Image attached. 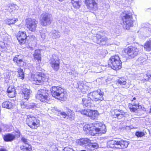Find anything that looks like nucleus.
Instances as JSON below:
<instances>
[{
	"label": "nucleus",
	"instance_id": "f257e3e1",
	"mask_svg": "<svg viewBox=\"0 0 151 151\" xmlns=\"http://www.w3.org/2000/svg\"><path fill=\"white\" fill-rule=\"evenodd\" d=\"M85 130L87 129L92 136L95 135L96 134L101 135L105 133L106 130L105 125L101 123L96 122L91 125L88 124L85 126Z\"/></svg>",
	"mask_w": 151,
	"mask_h": 151
},
{
	"label": "nucleus",
	"instance_id": "f03ea898",
	"mask_svg": "<svg viewBox=\"0 0 151 151\" xmlns=\"http://www.w3.org/2000/svg\"><path fill=\"white\" fill-rule=\"evenodd\" d=\"M50 91L53 97L60 100L66 98L67 96L64 89L60 87L53 86Z\"/></svg>",
	"mask_w": 151,
	"mask_h": 151
},
{
	"label": "nucleus",
	"instance_id": "7ed1b4c3",
	"mask_svg": "<svg viewBox=\"0 0 151 151\" xmlns=\"http://www.w3.org/2000/svg\"><path fill=\"white\" fill-rule=\"evenodd\" d=\"M122 63L119 56L114 55L110 58L108 65L114 70H118L122 68Z\"/></svg>",
	"mask_w": 151,
	"mask_h": 151
},
{
	"label": "nucleus",
	"instance_id": "20e7f679",
	"mask_svg": "<svg viewBox=\"0 0 151 151\" xmlns=\"http://www.w3.org/2000/svg\"><path fill=\"white\" fill-rule=\"evenodd\" d=\"M132 15L131 13L125 12L122 14V20L125 26V28L127 29H129L131 27L133 26Z\"/></svg>",
	"mask_w": 151,
	"mask_h": 151
},
{
	"label": "nucleus",
	"instance_id": "39448f33",
	"mask_svg": "<svg viewBox=\"0 0 151 151\" xmlns=\"http://www.w3.org/2000/svg\"><path fill=\"white\" fill-rule=\"evenodd\" d=\"M104 93L100 89H99L96 91H93L88 94V96L91 99L92 101H98L104 100Z\"/></svg>",
	"mask_w": 151,
	"mask_h": 151
},
{
	"label": "nucleus",
	"instance_id": "423d86ee",
	"mask_svg": "<svg viewBox=\"0 0 151 151\" xmlns=\"http://www.w3.org/2000/svg\"><path fill=\"white\" fill-rule=\"evenodd\" d=\"M48 92V91L45 90H39L36 95V97L41 102H47L50 99Z\"/></svg>",
	"mask_w": 151,
	"mask_h": 151
},
{
	"label": "nucleus",
	"instance_id": "0eeeda50",
	"mask_svg": "<svg viewBox=\"0 0 151 151\" xmlns=\"http://www.w3.org/2000/svg\"><path fill=\"white\" fill-rule=\"evenodd\" d=\"M26 122L29 127L33 129H36L39 126V120L31 115L27 116Z\"/></svg>",
	"mask_w": 151,
	"mask_h": 151
},
{
	"label": "nucleus",
	"instance_id": "6e6552de",
	"mask_svg": "<svg viewBox=\"0 0 151 151\" xmlns=\"http://www.w3.org/2000/svg\"><path fill=\"white\" fill-rule=\"evenodd\" d=\"M41 24L42 26L49 25L52 20V15L48 13H43L41 15Z\"/></svg>",
	"mask_w": 151,
	"mask_h": 151
},
{
	"label": "nucleus",
	"instance_id": "1a4fd4ad",
	"mask_svg": "<svg viewBox=\"0 0 151 151\" xmlns=\"http://www.w3.org/2000/svg\"><path fill=\"white\" fill-rule=\"evenodd\" d=\"M38 23V21L35 19L29 18L26 20V26L29 31L32 32L35 31L37 24Z\"/></svg>",
	"mask_w": 151,
	"mask_h": 151
},
{
	"label": "nucleus",
	"instance_id": "9d476101",
	"mask_svg": "<svg viewBox=\"0 0 151 151\" xmlns=\"http://www.w3.org/2000/svg\"><path fill=\"white\" fill-rule=\"evenodd\" d=\"M32 81L34 84L40 85L46 81L43 76H42V73H39L35 75H32L31 76Z\"/></svg>",
	"mask_w": 151,
	"mask_h": 151
},
{
	"label": "nucleus",
	"instance_id": "9b49d317",
	"mask_svg": "<svg viewBox=\"0 0 151 151\" xmlns=\"http://www.w3.org/2000/svg\"><path fill=\"white\" fill-rule=\"evenodd\" d=\"M124 52L131 58H134L139 52L138 49L134 47L129 46L124 50Z\"/></svg>",
	"mask_w": 151,
	"mask_h": 151
},
{
	"label": "nucleus",
	"instance_id": "f8f14e48",
	"mask_svg": "<svg viewBox=\"0 0 151 151\" xmlns=\"http://www.w3.org/2000/svg\"><path fill=\"white\" fill-rule=\"evenodd\" d=\"M59 59L58 57L55 55H52L50 63L52 68L55 71L58 70L59 68Z\"/></svg>",
	"mask_w": 151,
	"mask_h": 151
},
{
	"label": "nucleus",
	"instance_id": "ddd939ff",
	"mask_svg": "<svg viewBox=\"0 0 151 151\" xmlns=\"http://www.w3.org/2000/svg\"><path fill=\"white\" fill-rule=\"evenodd\" d=\"M79 112L81 114H84L87 116H91V118L94 119L97 115V114L95 111L90 109H82L79 110Z\"/></svg>",
	"mask_w": 151,
	"mask_h": 151
},
{
	"label": "nucleus",
	"instance_id": "4468645a",
	"mask_svg": "<svg viewBox=\"0 0 151 151\" xmlns=\"http://www.w3.org/2000/svg\"><path fill=\"white\" fill-rule=\"evenodd\" d=\"M85 3L87 8L90 10L95 11L97 8L95 0H86Z\"/></svg>",
	"mask_w": 151,
	"mask_h": 151
},
{
	"label": "nucleus",
	"instance_id": "2eb2a0df",
	"mask_svg": "<svg viewBox=\"0 0 151 151\" xmlns=\"http://www.w3.org/2000/svg\"><path fill=\"white\" fill-rule=\"evenodd\" d=\"M103 33H100L96 34V36L98 43L101 45H104L108 40V39L104 35Z\"/></svg>",
	"mask_w": 151,
	"mask_h": 151
},
{
	"label": "nucleus",
	"instance_id": "dca6fc26",
	"mask_svg": "<svg viewBox=\"0 0 151 151\" xmlns=\"http://www.w3.org/2000/svg\"><path fill=\"white\" fill-rule=\"evenodd\" d=\"M17 39L20 44H23L25 42V39L27 38L25 32L19 31L17 33Z\"/></svg>",
	"mask_w": 151,
	"mask_h": 151
},
{
	"label": "nucleus",
	"instance_id": "f3484780",
	"mask_svg": "<svg viewBox=\"0 0 151 151\" xmlns=\"http://www.w3.org/2000/svg\"><path fill=\"white\" fill-rule=\"evenodd\" d=\"M92 101L91 99L88 97L87 98L82 99L81 104L84 107H93L94 106V104L92 103Z\"/></svg>",
	"mask_w": 151,
	"mask_h": 151
},
{
	"label": "nucleus",
	"instance_id": "a211bd4d",
	"mask_svg": "<svg viewBox=\"0 0 151 151\" xmlns=\"http://www.w3.org/2000/svg\"><path fill=\"white\" fill-rule=\"evenodd\" d=\"M21 56L16 55L14 57L13 61L16 63V64L19 66L22 67L25 64L23 60L20 58Z\"/></svg>",
	"mask_w": 151,
	"mask_h": 151
},
{
	"label": "nucleus",
	"instance_id": "6ab92c4d",
	"mask_svg": "<svg viewBox=\"0 0 151 151\" xmlns=\"http://www.w3.org/2000/svg\"><path fill=\"white\" fill-rule=\"evenodd\" d=\"M115 115L114 116V117H117L118 119L122 118L123 116L125 114V113L122 110L119 109H115L114 110Z\"/></svg>",
	"mask_w": 151,
	"mask_h": 151
},
{
	"label": "nucleus",
	"instance_id": "aec40b11",
	"mask_svg": "<svg viewBox=\"0 0 151 151\" xmlns=\"http://www.w3.org/2000/svg\"><path fill=\"white\" fill-rule=\"evenodd\" d=\"M23 97L24 99L28 100L29 97L30 91L27 88H23L22 89Z\"/></svg>",
	"mask_w": 151,
	"mask_h": 151
},
{
	"label": "nucleus",
	"instance_id": "412c9836",
	"mask_svg": "<svg viewBox=\"0 0 151 151\" xmlns=\"http://www.w3.org/2000/svg\"><path fill=\"white\" fill-rule=\"evenodd\" d=\"M60 33L58 31L52 30L50 33V35L53 39H57L60 37Z\"/></svg>",
	"mask_w": 151,
	"mask_h": 151
},
{
	"label": "nucleus",
	"instance_id": "4be33fe9",
	"mask_svg": "<svg viewBox=\"0 0 151 151\" xmlns=\"http://www.w3.org/2000/svg\"><path fill=\"white\" fill-rule=\"evenodd\" d=\"M7 101L3 102L2 104L3 108L10 109L12 108L13 104L11 101Z\"/></svg>",
	"mask_w": 151,
	"mask_h": 151
},
{
	"label": "nucleus",
	"instance_id": "5701e85b",
	"mask_svg": "<svg viewBox=\"0 0 151 151\" xmlns=\"http://www.w3.org/2000/svg\"><path fill=\"white\" fill-rule=\"evenodd\" d=\"M90 140L88 138H82L77 140V142L80 145H82L90 142Z\"/></svg>",
	"mask_w": 151,
	"mask_h": 151
},
{
	"label": "nucleus",
	"instance_id": "b1692460",
	"mask_svg": "<svg viewBox=\"0 0 151 151\" xmlns=\"http://www.w3.org/2000/svg\"><path fill=\"white\" fill-rule=\"evenodd\" d=\"M15 138L14 135L9 134L4 136V139L5 141H11L13 140Z\"/></svg>",
	"mask_w": 151,
	"mask_h": 151
},
{
	"label": "nucleus",
	"instance_id": "393cba45",
	"mask_svg": "<svg viewBox=\"0 0 151 151\" xmlns=\"http://www.w3.org/2000/svg\"><path fill=\"white\" fill-rule=\"evenodd\" d=\"M71 3L74 8L78 9L81 4L80 0H71Z\"/></svg>",
	"mask_w": 151,
	"mask_h": 151
},
{
	"label": "nucleus",
	"instance_id": "a878e982",
	"mask_svg": "<svg viewBox=\"0 0 151 151\" xmlns=\"http://www.w3.org/2000/svg\"><path fill=\"white\" fill-rule=\"evenodd\" d=\"M128 143L127 141L121 140L120 146H119L118 148L124 149L127 148L128 145Z\"/></svg>",
	"mask_w": 151,
	"mask_h": 151
},
{
	"label": "nucleus",
	"instance_id": "bb28decb",
	"mask_svg": "<svg viewBox=\"0 0 151 151\" xmlns=\"http://www.w3.org/2000/svg\"><path fill=\"white\" fill-rule=\"evenodd\" d=\"M33 56L35 59L38 60H40L41 59L40 50H35L33 54Z\"/></svg>",
	"mask_w": 151,
	"mask_h": 151
},
{
	"label": "nucleus",
	"instance_id": "cd10ccee",
	"mask_svg": "<svg viewBox=\"0 0 151 151\" xmlns=\"http://www.w3.org/2000/svg\"><path fill=\"white\" fill-rule=\"evenodd\" d=\"M147 58L146 56L145 57L141 56L138 59L137 62L140 64H145L146 63Z\"/></svg>",
	"mask_w": 151,
	"mask_h": 151
},
{
	"label": "nucleus",
	"instance_id": "c85d7f7f",
	"mask_svg": "<svg viewBox=\"0 0 151 151\" xmlns=\"http://www.w3.org/2000/svg\"><path fill=\"white\" fill-rule=\"evenodd\" d=\"M145 49L147 51H149L151 50V39L147 41L144 46Z\"/></svg>",
	"mask_w": 151,
	"mask_h": 151
},
{
	"label": "nucleus",
	"instance_id": "c756f323",
	"mask_svg": "<svg viewBox=\"0 0 151 151\" xmlns=\"http://www.w3.org/2000/svg\"><path fill=\"white\" fill-rule=\"evenodd\" d=\"M17 21H18V19L16 18L7 19L5 20V22L7 24L11 25L14 24Z\"/></svg>",
	"mask_w": 151,
	"mask_h": 151
},
{
	"label": "nucleus",
	"instance_id": "7c9ffc66",
	"mask_svg": "<svg viewBox=\"0 0 151 151\" xmlns=\"http://www.w3.org/2000/svg\"><path fill=\"white\" fill-rule=\"evenodd\" d=\"M20 148L22 151H31L32 148L31 145H28L26 146H22L20 147Z\"/></svg>",
	"mask_w": 151,
	"mask_h": 151
},
{
	"label": "nucleus",
	"instance_id": "2f4dec72",
	"mask_svg": "<svg viewBox=\"0 0 151 151\" xmlns=\"http://www.w3.org/2000/svg\"><path fill=\"white\" fill-rule=\"evenodd\" d=\"M126 80V79L124 78L121 77L117 80V83L118 84L121 86L125 85L127 83Z\"/></svg>",
	"mask_w": 151,
	"mask_h": 151
},
{
	"label": "nucleus",
	"instance_id": "473e14b6",
	"mask_svg": "<svg viewBox=\"0 0 151 151\" xmlns=\"http://www.w3.org/2000/svg\"><path fill=\"white\" fill-rule=\"evenodd\" d=\"M18 76L19 77L22 79L24 78V73L23 69L19 68L18 69Z\"/></svg>",
	"mask_w": 151,
	"mask_h": 151
},
{
	"label": "nucleus",
	"instance_id": "72a5a7b5",
	"mask_svg": "<svg viewBox=\"0 0 151 151\" xmlns=\"http://www.w3.org/2000/svg\"><path fill=\"white\" fill-rule=\"evenodd\" d=\"M21 107L22 108H27V109H29L31 108L32 106H30L27 102H21Z\"/></svg>",
	"mask_w": 151,
	"mask_h": 151
},
{
	"label": "nucleus",
	"instance_id": "f704fd0d",
	"mask_svg": "<svg viewBox=\"0 0 151 151\" xmlns=\"http://www.w3.org/2000/svg\"><path fill=\"white\" fill-rule=\"evenodd\" d=\"M15 89L12 86L9 87L7 89V92L8 93H12L14 96L15 94Z\"/></svg>",
	"mask_w": 151,
	"mask_h": 151
},
{
	"label": "nucleus",
	"instance_id": "c9c22d12",
	"mask_svg": "<svg viewBox=\"0 0 151 151\" xmlns=\"http://www.w3.org/2000/svg\"><path fill=\"white\" fill-rule=\"evenodd\" d=\"M114 140H110L107 142L108 146L110 148H114Z\"/></svg>",
	"mask_w": 151,
	"mask_h": 151
},
{
	"label": "nucleus",
	"instance_id": "e433bc0d",
	"mask_svg": "<svg viewBox=\"0 0 151 151\" xmlns=\"http://www.w3.org/2000/svg\"><path fill=\"white\" fill-rule=\"evenodd\" d=\"M145 134L143 132H137L135 133V135L138 137H143L145 135Z\"/></svg>",
	"mask_w": 151,
	"mask_h": 151
},
{
	"label": "nucleus",
	"instance_id": "4c0bfd02",
	"mask_svg": "<svg viewBox=\"0 0 151 151\" xmlns=\"http://www.w3.org/2000/svg\"><path fill=\"white\" fill-rule=\"evenodd\" d=\"M134 106H135L136 107H138V108L142 107V106H139L138 104H135L134 103H133L132 104H129V107L130 110L131 108H132Z\"/></svg>",
	"mask_w": 151,
	"mask_h": 151
},
{
	"label": "nucleus",
	"instance_id": "58836bf2",
	"mask_svg": "<svg viewBox=\"0 0 151 151\" xmlns=\"http://www.w3.org/2000/svg\"><path fill=\"white\" fill-rule=\"evenodd\" d=\"M120 141H118L114 140V148H118L119 146H120Z\"/></svg>",
	"mask_w": 151,
	"mask_h": 151
},
{
	"label": "nucleus",
	"instance_id": "ea45409f",
	"mask_svg": "<svg viewBox=\"0 0 151 151\" xmlns=\"http://www.w3.org/2000/svg\"><path fill=\"white\" fill-rule=\"evenodd\" d=\"M90 145L91 146V147H92L94 150L95 149H97L99 147L98 144L96 143H91Z\"/></svg>",
	"mask_w": 151,
	"mask_h": 151
},
{
	"label": "nucleus",
	"instance_id": "a19ab883",
	"mask_svg": "<svg viewBox=\"0 0 151 151\" xmlns=\"http://www.w3.org/2000/svg\"><path fill=\"white\" fill-rule=\"evenodd\" d=\"M21 140L25 144H27L26 145H29V141L25 138L24 137H22L21 139Z\"/></svg>",
	"mask_w": 151,
	"mask_h": 151
},
{
	"label": "nucleus",
	"instance_id": "79ce46f5",
	"mask_svg": "<svg viewBox=\"0 0 151 151\" xmlns=\"http://www.w3.org/2000/svg\"><path fill=\"white\" fill-rule=\"evenodd\" d=\"M68 116L70 119H73L74 118V114L73 113H70V114H68Z\"/></svg>",
	"mask_w": 151,
	"mask_h": 151
},
{
	"label": "nucleus",
	"instance_id": "37998d69",
	"mask_svg": "<svg viewBox=\"0 0 151 151\" xmlns=\"http://www.w3.org/2000/svg\"><path fill=\"white\" fill-rule=\"evenodd\" d=\"M16 6V5L14 4H9V8H10L11 9H12V11L14 9V8Z\"/></svg>",
	"mask_w": 151,
	"mask_h": 151
},
{
	"label": "nucleus",
	"instance_id": "c03bdc74",
	"mask_svg": "<svg viewBox=\"0 0 151 151\" xmlns=\"http://www.w3.org/2000/svg\"><path fill=\"white\" fill-rule=\"evenodd\" d=\"M60 114L61 116H63V118H65L66 116L68 114L66 113L65 112L62 111L60 113Z\"/></svg>",
	"mask_w": 151,
	"mask_h": 151
},
{
	"label": "nucleus",
	"instance_id": "a18cd8bd",
	"mask_svg": "<svg viewBox=\"0 0 151 151\" xmlns=\"http://www.w3.org/2000/svg\"><path fill=\"white\" fill-rule=\"evenodd\" d=\"M41 36L42 40H44L46 37L45 33L42 32L41 33Z\"/></svg>",
	"mask_w": 151,
	"mask_h": 151
},
{
	"label": "nucleus",
	"instance_id": "49530a36",
	"mask_svg": "<svg viewBox=\"0 0 151 151\" xmlns=\"http://www.w3.org/2000/svg\"><path fill=\"white\" fill-rule=\"evenodd\" d=\"M78 88L80 89H82L83 88V83H82L81 82H79L78 83Z\"/></svg>",
	"mask_w": 151,
	"mask_h": 151
},
{
	"label": "nucleus",
	"instance_id": "de8ad7c7",
	"mask_svg": "<svg viewBox=\"0 0 151 151\" xmlns=\"http://www.w3.org/2000/svg\"><path fill=\"white\" fill-rule=\"evenodd\" d=\"M63 151H74L72 149H70L68 147H65Z\"/></svg>",
	"mask_w": 151,
	"mask_h": 151
},
{
	"label": "nucleus",
	"instance_id": "09e8293b",
	"mask_svg": "<svg viewBox=\"0 0 151 151\" xmlns=\"http://www.w3.org/2000/svg\"><path fill=\"white\" fill-rule=\"evenodd\" d=\"M146 76L148 77V78L147 79V80H148L150 78H151V71H149L148 73H147Z\"/></svg>",
	"mask_w": 151,
	"mask_h": 151
},
{
	"label": "nucleus",
	"instance_id": "8fccbe9b",
	"mask_svg": "<svg viewBox=\"0 0 151 151\" xmlns=\"http://www.w3.org/2000/svg\"><path fill=\"white\" fill-rule=\"evenodd\" d=\"M91 145L90 144L87 147V148L88 150H94L93 148L92 147H91Z\"/></svg>",
	"mask_w": 151,
	"mask_h": 151
},
{
	"label": "nucleus",
	"instance_id": "3c124183",
	"mask_svg": "<svg viewBox=\"0 0 151 151\" xmlns=\"http://www.w3.org/2000/svg\"><path fill=\"white\" fill-rule=\"evenodd\" d=\"M138 108V107L137 108V107H136V108H135L133 107L132 108H131L130 110L131 111L135 112L137 110V109Z\"/></svg>",
	"mask_w": 151,
	"mask_h": 151
},
{
	"label": "nucleus",
	"instance_id": "603ef678",
	"mask_svg": "<svg viewBox=\"0 0 151 151\" xmlns=\"http://www.w3.org/2000/svg\"><path fill=\"white\" fill-rule=\"evenodd\" d=\"M16 132L17 133L16 135H17L18 137H19L20 136V133L19 131L18 130H17V131H16Z\"/></svg>",
	"mask_w": 151,
	"mask_h": 151
},
{
	"label": "nucleus",
	"instance_id": "864d4df0",
	"mask_svg": "<svg viewBox=\"0 0 151 151\" xmlns=\"http://www.w3.org/2000/svg\"><path fill=\"white\" fill-rule=\"evenodd\" d=\"M4 76L6 78H9L10 77L9 76V74H4Z\"/></svg>",
	"mask_w": 151,
	"mask_h": 151
},
{
	"label": "nucleus",
	"instance_id": "5fc2aeb1",
	"mask_svg": "<svg viewBox=\"0 0 151 151\" xmlns=\"http://www.w3.org/2000/svg\"><path fill=\"white\" fill-rule=\"evenodd\" d=\"M0 151H7V150L6 149L3 148H0Z\"/></svg>",
	"mask_w": 151,
	"mask_h": 151
},
{
	"label": "nucleus",
	"instance_id": "6e6d98bb",
	"mask_svg": "<svg viewBox=\"0 0 151 151\" xmlns=\"http://www.w3.org/2000/svg\"><path fill=\"white\" fill-rule=\"evenodd\" d=\"M136 99V98H135V97H134V98H133V99L132 100V101H133L134 100H135V99Z\"/></svg>",
	"mask_w": 151,
	"mask_h": 151
},
{
	"label": "nucleus",
	"instance_id": "4d7b16f0",
	"mask_svg": "<svg viewBox=\"0 0 151 151\" xmlns=\"http://www.w3.org/2000/svg\"><path fill=\"white\" fill-rule=\"evenodd\" d=\"M1 130H2L1 129L0 127V132H1Z\"/></svg>",
	"mask_w": 151,
	"mask_h": 151
},
{
	"label": "nucleus",
	"instance_id": "13d9d810",
	"mask_svg": "<svg viewBox=\"0 0 151 151\" xmlns=\"http://www.w3.org/2000/svg\"><path fill=\"white\" fill-rule=\"evenodd\" d=\"M150 112L151 113V108L150 109Z\"/></svg>",
	"mask_w": 151,
	"mask_h": 151
},
{
	"label": "nucleus",
	"instance_id": "bf43d9fd",
	"mask_svg": "<svg viewBox=\"0 0 151 151\" xmlns=\"http://www.w3.org/2000/svg\"><path fill=\"white\" fill-rule=\"evenodd\" d=\"M31 49H32V50H33V49L32 48V47H31Z\"/></svg>",
	"mask_w": 151,
	"mask_h": 151
},
{
	"label": "nucleus",
	"instance_id": "052dcab7",
	"mask_svg": "<svg viewBox=\"0 0 151 151\" xmlns=\"http://www.w3.org/2000/svg\"><path fill=\"white\" fill-rule=\"evenodd\" d=\"M150 149H151V147H150Z\"/></svg>",
	"mask_w": 151,
	"mask_h": 151
}]
</instances>
